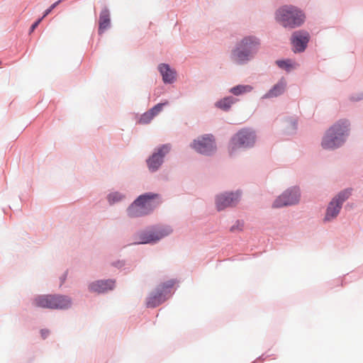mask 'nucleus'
Returning a JSON list of instances; mask_svg holds the SVG:
<instances>
[{"label":"nucleus","mask_w":363,"mask_h":363,"mask_svg":"<svg viewBox=\"0 0 363 363\" xmlns=\"http://www.w3.org/2000/svg\"><path fill=\"white\" fill-rule=\"evenodd\" d=\"M277 65L286 71H290L296 67V63L291 60L277 61Z\"/></svg>","instance_id":"obj_24"},{"label":"nucleus","mask_w":363,"mask_h":363,"mask_svg":"<svg viewBox=\"0 0 363 363\" xmlns=\"http://www.w3.org/2000/svg\"><path fill=\"white\" fill-rule=\"evenodd\" d=\"M142 199L143 197H138L128 208V214L130 218L147 215L141 204H140Z\"/></svg>","instance_id":"obj_19"},{"label":"nucleus","mask_w":363,"mask_h":363,"mask_svg":"<svg viewBox=\"0 0 363 363\" xmlns=\"http://www.w3.org/2000/svg\"><path fill=\"white\" fill-rule=\"evenodd\" d=\"M260 46L259 40L255 36L243 38L233 50V60L239 64L249 61L258 52Z\"/></svg>","instance_id":"obj_1"},{"label":"nucleus","mask_w":363,"mask_h":363,"mask_svg":"<svg viewBox=\"0 0 363 363\" xmlns=\"http://www.w3.org/2000/svg\"><path fill=\"white\" fill-rule=\"evenodd\" d=\"M43 17L39 18L37 21H35L32 26H31V28H30V32H33L37 27L40 24V23L41 22V21L43 20Z\"/></svg>","instance_id":"obj_27"},{"label":"nucleus","mask_w":363,"mask_h":363,"mask_svg":"<svg viewBox=\"0 0 363 363\" xmlns=\"http://www.w3.org/2000/svg\"><path fill=\"white\" fill-rule=\"evenodd\" d=\"M235 102V99L233 96H227L216 102V107L224 111L228 110L231 105Z\"/></svg>","instance_id":"obj_22"},{"label":"nucleus","mask_w":363,"mask_h":363,"mask_svg":"<svg viewBox=\"0 0 363 363\" xmlns=\"http://www.w3.org/2000/svg\"><path fill=\"white\" fill-rule=\"evenodd\" d=\"M113 287L114 281L113 280H99L91 283L89 286V289L91 292L101 294L111 290Z\"/></svg>","instance_id":"obj_14"},{"label":"nucleus","mask_w":363,"mask_h":363,"mask_svg":"<svg viewBox=\"0 0 363 363\" xmlns=\"http://www.w3.org/2000/svg\"><path fill=\"white\" fill-rule=\"evenodd\" d=\"M230 230H231V231H234V230H235V226H233V227L230 228Z\"/></svg>","instance_id":"obj_29"},{"label":"nucleus","mask_w":363,"mask_h":363,"mask_svg":"<svg viewBox=\"0 0 363 363\" xmlns=\"http://www.w3.org/2000/svg\"><path fill=\"white\" fill-rule=\"evenodd\" d=\"M191 147L198 152L208 155L216 150L214 139L212 135H206L194 140Z\"/></svg>","instance_id":"obj_9"},{"label":"nucleus","mask_w":363,"mask_h":363,"mask_svg":"<svg viewBox=\"0 0 363 363\" xmlns=\"http://www.w3.org/2000/svg\"><path fill=\"white\" fill-rule=\"evenodd\" d=\"M175 284V280L169 279L160 284L157 287V289L160 291H162V293L165 294V296L167 297V298H169L172 294V289H173Z\"/></svg>","instance_id":"obj_21"},{"label":"nucleus","mask_w":363,"mask_h":363,"mask_svg":"<svg viewBox=\"0 0 363 363\" xmlns=\"http://www.w3.org/2000/svg\"><path fill=\"white\" fill-rule=\"evenodd\" d=\"M239 195L237 193L221 194L216 199L218 210L220 211L234 205L238 200Z\"/></svg>","instance_id":"obj_13"},{"label":"nucleus","mask_w":363,"mask_h":363,"mask_svg":"<svg viewBox=\"0 0 363 363\" xmlns=\"http://www.w3.org/2000/svg\"><path fill=\"white\" fill-rule=\"evenodd\" d=\"M286 86V82L281 79L267 93L263 96V99L277 97L284 93Z\"/></svg>","instance_id":"obj_17"},{"label":"nucleus","mask_w":363,"mask_h":363,"mask_svg":"<svg viewBox=\"0 0 363 363\" xmlns=\"http://www.w3.org/2000/svg\"><path fill=\"white\" fill-rule=\"evenodd\" d=\"M171 232L172 229L169 227H162L143 231L139 234V241L137 243L147 244L155 242L168 235Z\"/></svg>","instance_id":"obj_6"},{"label":"nucleus","mask_w":363,"mask_h":363,"mask_svg":"<svg viewBox=\"0 0 363 363\" xmlns=\"http://www.w3.org/2000/svg\"><path fill=\"white\" fill-rule=\"evenodd\" d=\"M111 25L110 13L107 9H104L99 16V33L101 35Z\"/></svg>","instance_id":"obj_18"},{"label":"nucleus","mask_w":363,"mask_h":363,"mask_svg":"<svg viewBox=\"0 0 363 363\" xmlns=\"http://www.w3.org/2000/svg\"><path fill=\"white\" fill-rule=\"evenodd\" d=\"M348 122L343 121L329 128L321 143L323 148L333 150L340 147L344 143V136L348 130Z\"/></svg>","instance_id":"obj_2"},{"label":"nucleus","mask_w":363,"mask_h":363,"mask_svg":"<svg viewBox=\"0 0 363 363\" xmlns=\"http://www.w3.org/2000/svg\"><path fill=\"white\" fill-rule=\"evenodd\" d=\"M310 35L308 32L304 30H298L294 32L291 36V43L295 52H303L307 47L309 41Z\"/></svg>","instance_id":"obj_10"},{"label":"nucleus","mask_w":363,"mask_h":363,"mask_svg":"<svg viewBox=\"0 0 363 363\" xmlns=\"http://www.w3.org/2000/svg\"><path fill=\"white\" fill-rule=\"evenodd\" d=\"M255 139L256 136L252 130L247 128L240 130L230 140L228 147L230 154L233 155L240 148L253 146Z\"/></svg>","instance_id":"obj_5"},{"label":"nucleus","mask_w":363,"mask_h":363,"mask_svg":"<svg viewBox=\"0 0 363 363\" xmlns=\"http://www.w3.org/2000/svg\"><path fill=\"white\" fill-rule=\"evenodd\" d=\"M167 102L157 104L148 111L144 113L139 119V123H149L155 116L158 115L162 111L164 106L167 105Z\"/></svg>","instance_id":"obj_15"},{"label":"nucleus","mask_w":363,"mask_h":363,"mask_svg":"<svg viewBox=\"0 0 363 363\" xmlns=\"http://www.w3.org/2000/svg\"><path fill=\"white\" fill-rule=\"evenodd\" d=\"M253 89L250 85H238L230 89V92L235 96H239L243 94L249 93Z\"/></svg>","instance_id":"obj_23"},{"label":"nucleus","mask_w":363,"mask_h":363,"mask_svg":"<svg viewBox=\"0 0 363 363\" xmlns=\"http://www.w3.org/2000/svg\"><path fill=\"white\" fill-rule=\"evenodd\" d=\"M48 330H41V335H42L43 338H45L46 336L48 335Z\"/></svg>","instance_id":"obj_28"},{"label":"nucleus","mask_w":363,"mask_h":363,"mask_svg":"<svg viewBox=\"0 0 363 363\" xmlns=\"http://www.w3.org/2000/svg\"><path fill=\"white\" fill-rule=\"evenodd\" d=\"M122 198L123 196L118 192L110 194L108 196V199L110 203H113L115 202L119 201L122 199Z\"/></svg>","instance_id":"obj_25"},{"label":"nucleus","mask_w":363,"mask_h":363,"mask_svg":"<svg viewBox=\"0 0 363 363\" xmlns=\"http://www.w3.org/2000/svg\"><path fill=\"white\" fill-rule=\"evenodd\" d=\"M170 150L169 145H164L147 160L148 168L150 171H156L163 162V157Z\"/></svg>","instance_id":"obj_11"},{"label":"nucleus","mask_w":363,"mask_h":363,"mask_svg":"<svg viewBox=\"0 0 363 363\" xmlns=\"http://www.w3.org/2000/svg\"><path fill=\"white\" fill-rule=\"evenodd\" d=\"M69 298L62 295H41L33 300L36 307L50 309H65L71 306Z\"/></svg>","instance_id":"obj_4"},{"label":"nucleus","mask_w":363,"mask_h":363,"mask_svg":"<svg viewBox=\"0 0 363 363\" xmlns=\"http://www.w3.org/2000/svg\"><path fill=\"white\" fill-rule=\"evenodd\" d=\"M350 192L347 190L340 192L336 197H335L329 203L327 208L324 220L330 221L338 215L342 203L349 197Z\"/></svg>","instance_id":"obj_7"},{"label":"nucleus","mask_w":363,"mask_h":363,"mask_svg":"<svg viewBox=\"0 0 363 363\" xmlns=\"http://www.w3.org/2000/svg\"><path fill=\"white\" fill-rule=\"evenodd\" d=\"M276 18L283 26L295 28L303 23L305 16L295 6H284L277 10Z\"/></svg>","instance_id":"obj_3"},{"label":"nucleus","mask_w":363,"mask_h":363,"mask_svg":"<svg viewBox=\"0 0 363 363\" xmlns=\"http://www.w3.org/2000/svg\"><path fill=\"white\" fill-rule=\"evenodd\" d=\"M159 70L162 76L164 83H172L175 79V72L170 69L167 64H162L159 66Z\"/></svg>","instance_id":"obj_20"},{"label":"nucleus","mask_w":363,"mask_h":363,"mask_svg":"<svg viewBox=\"0 0 363 363\" xmlns=\"http://www.w3.org/2000/svg\"><path fill=\"white\" fill-rule=\"evenodd\" d=\"M139 197H143L140 204L147 214L150 213L160 203L159 195L157 194L147 193L140 195Z\"/></svg>","instance_id":"obj_12"},{"label":"nucleus","mask_w":363,"mask_h":363,"mask_svg":"<svg viewBox=\"0 0 363 363\" xmlns=\"http://www.w3.org/2000/svg\"><path fill=\"white\" fill-rule=\"evenodd\" d=\"M167 299L165 294L156 289L155 292H152L147 298L146 305L149 308H155L164 302Z\"/></svg>","instance_id":"obj_16"},{"label":"nucleus","mask_w":363,"mask_h":363,"mask_svg":"<svg viewBox=\"0 0 363 363\" xmlns=\"http://www.w3.org/2000/svg\"><path fill=\"white\" fill-rule=\"evenodd\" d=\"M60 2V0L56 1L55 3H54L53 4H52L50 8H48V9H46L44 12V14L43 16V18H45V16H47L52 11V9H54L57 5H58V4Z\"/></svg>","instance_id":"obj_26"},{"label":"nucleus","mask_w":363,"mask_h":363,"mask_svg":"<svg viewBox=\"0 0 363 363\" xmlns=\"http://www.w3.org/2000/svg\"><path fill=\"white\" fill-rule=\"evenodd\" d=\"M300 199L298 189L294 187L286 190L273 203V208H281L297 203Z\"/></svg>","instance_id":"obj_8"}]
</instances>
